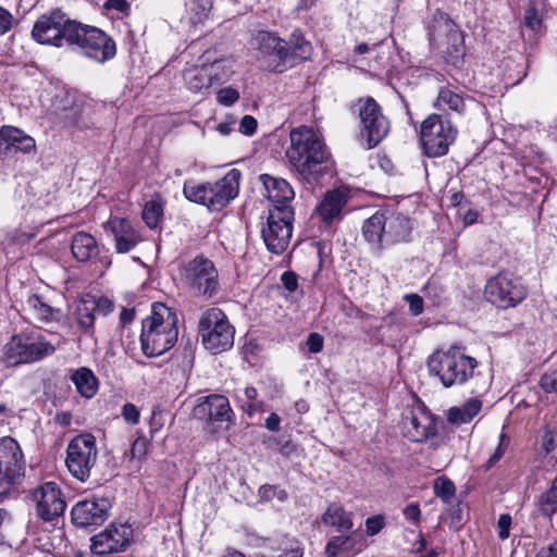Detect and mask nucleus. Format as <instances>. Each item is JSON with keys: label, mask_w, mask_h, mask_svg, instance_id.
<instances>
[{"label": "nucleus", "mask_w": 557, "mask_h": 557, "mask_svg": "<svg viewBox=\"0 0 557 557\" xmlns=\"http://www.w3.org/2000/svg\"><path fill=\"white\" fill-rule=\"evenodd\" d=\"M540 386L546 393L557 391V371L544 373L540 380Z\"/></svg>", "instance_id": "50"}, {"label": "nucleus", "mask_w": 557, "mask_h": 557, "mask_svg": "<svg viewBox=\"0 0 557 557\" xmlns=\"http://www.w3.org/2000/svg\"><path fill=\"white\" fill-rule=\"evenodd\" d=\"M11 151L35 152L36 141L23 129L12 125H3L0 127V153L8 154Z\"/></svg>", "instance_id": "26"}, {"label": "nucleus", "mask_w": 557, "mask_h": 557, "mask_svg": "<svg viewBox=\"0 0 557 557\" xmlns=\"http://www.w3.org/2000/svg\"><path fill=\"white\" fill-rule=\"evenodd\" d=\"M182 282L196 295L212 297L219 290V272L214 263L202 255L183 263L180 269Z\"/></svg>", "instance_id": "12"}, {"label": "nucleus", "mask_w": 557, "mask_h": 557, "mask_svg": "<svg viewBox=\"0 0 557 557\" xmlns=\"http://www.w3.org/2000/svg\"><path fill=\"white\" fill-rule=\"evenodd\" d=\"M482 410V401L478 398H470L461 406H455L447 410V421L451 424L460 425L469 423Z\"/></svg>", "instance_id": "31"}, {"label": "nucleus", "mask_w": 557, "mask_h": 557, "mask_svg": "<svg viewBox=\"0 0 557 557\" xmlns=\"http://www.w3.org/2000/svg\"><path fill=\"white\" fill-rule=\"evenodd\" d=\"M430 33L440 35H453L456 33V24L446 13L437 12L430 26Z\"/></svg>", "instance_id": "40"}, {"label": "nucleus", "mask_w": 557, "mask_h": 557, "mask_svg": "<svg viewBox=\"0 0 557 557\" xmlns=\"http://www.w3.org/2000/svg\"><path fill=\"white\" fill-rule=\"evenodd\" d=\"M176 312L162 302H154L143 321L140 344L146 357H159L169 351L178 338Z\"/></svg>", "instance_id": "1"}, {"label": "nucleus", "mask_w": 557, "mask_h": 557, "mask_svg": "<svg viewBox=\"0 0 557 557\" xmlns=\"http://www.w3.org/2000/svg\"><path fill=\"white\" fill-rule=\"evenodd\" d=\"M411 220L400 213L376 211L366 219L361 236L375 255L395 245L408 243L411 237Z\"/></svg>", "instance_id": "2"}, {"label": "nucleus", "mask_w": 557, "mask_h": 557, "mask_svg": "<svg viewBox=\"0 0 557 557\" xmlns=\"http://www.w3.org/2000/svg\"><path fill=\"white\" fill-rule=\"evenodd\" d=\"M430 371L445 387L462 385L473 376L478 367L475 358L467 356L463 348L451 345L447 349L434 351L428 361Z\"/></svg>", "instance_id": "6"}, {"label": "nucleus", "mask_w": 557, "mask_h": 557, "mask_svg": "<svg viewBox=\"0 0 557 557\" xmlns=\"http://www.w3.org/2000/svg\"><path fill=\"white\" fill-rule=\"evenodd\" d=\"M71 381L82 397L91 398L97 394L99 382L90 369L78 368L72 373Z\"/></svg>", "instance_id": "32"}, {"label": "nucleus", "mask_w": 557, "mask_h": 557, "mask_svg": "<svg viewBox=\"0 0 557 557\" xmlns=\"http://www.w3.org/2000/svg\"><path fill=\"white\" fill-rule=\"evenodd\" d=\"M104 9L125 12L128 9V3L126 0H107L104 3Z\"/></svg>", "instance_id": "58"}, {"label": "nucleus", "mask_w": 557, "mask_h": 557, "mask_svg": "<svg viewBox=\"0 0 557 557\" xmlns=\"http://www.w3.org/2000/svg\"><path fill=\"white\" fill-rule=\"evenodd\" d=\"M290 41L282 37H262L258 47V59L269 71L282 73L296 61L307 60L312 47L305 37H290Z\"/></svg>", "instance_id": "5"}, {"label": "nucleus", "mask_w": 557, "mask_h": 557, "mask_svg": "<svg viewBox=\"0 0 557 557\" xmlns=\"http://www.w3.org/2000/svg\"><path fill=\"white\" fill-rule=\"evenodd\" d=\"M281 281L288 292H295L298 287V278L294 272L286 271L282 274Z\"/></svg>", "instance_id": "56"}, {"label": "nucleus", "mask_w": 557, "mask_h": 557, "mask_svg": "<svg viewBox=\"0 0 557 557\" xmlns=\"http://www.w3.org/2000/svg\"><path fill=\"white\" fill-rule=\"evenodd\" d=\"M235 124H236L235 117L232 115H227L223 122L218 124L216 131L221 135L226 136V135L231 134V132L234 129Z\"/></svg>", "instance_id": "57"}, {"label": "nucleus", "mask_w": 557, "mask_h": 557, "mask_svg": "<svg viewBox=\"0 0 557 557\" xmlns=\"http://www.w3.org/2000/svg\"><path fill=\"white\" fill-rule=\"evenodd\" d=\"M38 517L52 521L63 515L66 504L63 494L54 482H46L33 492Z\"/></svg>", "instance_id": "23"}, {"label": "nucleus", "mask_w": 557, "mask_h": 557, "mask_svg": "<svg viewBox=\"0 0 557 557\" xmlns=\"http://www.w3.org/2000/svg\"><path fill=\"white\" fill-rule=\"evenodd\" d=\"M199 333L205 348L214 355L224 352L234 345L235 329L219 308H210L202 313Z\"/></svg>", "instance_id": "10"}, {"label": "nucleus", "mask_w": 557, "mask_h": 557, "mask_svg": "<svg viewBox=\"0 0 557 557\" xmlns=\"http://www.w3.org/2000/svg\"><path fill=\"white\" fill-rule=\"evenodd\" d=\"M122 416L126 422L135 425L139 422L140 412L134 404L127 403L123 406Z\"/></svg>", "instance_id": "51"}, {"label": "nucleus", "mask_w": 557, "mask_h": 557, "mask_svg": "<svg viewBox=\"0 0 557 557\" xmlns=\"http://www.w3.org/2000/svg\"><path fill=\"white\" fill-rule=\"evenodd\" d=\"M304 550L300 546H295L289 549H285L282 554H280L277 557H302ZM259 557H268L265 555H259Z\"/></svg>", "instance_id": "62"}, {"label": "nucleus", "mask_w": 557, "mask_h": 557, "mask_svg": "<svg viewBox=\"0 0 557 557\" xmlns=\"http://www.w3.org/2000/svg\"><path fill=\"white\" fill-rule=\"evenodd\" d=\"M210 0H193L188 10V21L194 30H198V25L202 24L211 10Z\"/></svg>", "instance_id": "39"}, {"label": "nucleus", "mask_w": 557, "mask_h": 557, "mask_svg": "<svg viewBox=\"0 0 557 557\" xmlns=\"http://www.w3.org/2000/svg\"><path fill=\"white\" fill-rule=\"evenodd\" d=\"M281 419L276 413H271L265 420V426L268 430L276 432L280 430Z\"/></svg>", "instance_id": "61"}, {"label": "nucleus", "mask_w": 557, "mask_h": 557, "mask_svg": "<svg viewBox=\"0 0 557 557\" xmlns=\"http://www.w3.org/2000/svg\"><path fill=\"white\" fill-rule=\"evenodd\" d=\"M235 74L234 62L230 59H218L211 63L190 66L183 72L186 88L194 94H210L213 87L231 82Z\"/></svg>", "instance_id": "9"}, {"label": "nucleus", "mask_w": 557, "mask_h": 557, "mask_svg": "<svg viewBox=\"0 0 557 557\" xmlns=\"http://www.w3.org/2000/svg\"><path fill=\"white\" fill-rule=\"evenodd\" d=\"M45 46L63 47L66 44L72 49H81L82 52L98 62H106L116 53V45L112 37H33Z\"/></svg>", "instance_id": "16"}, {"label": "nucleus", "mask_w": 557, "mask_h": 557, "mask_svg": "<svg viewBox=\"0 0 557 557\" xmlns=\"http://www.w3.org/2000/svg\"><path fill=\"white\" fill-rule=\"evenodd\" d=\"M26 460L18 442L11 436L0 438V499L18 491L25 478Z\"/></svg>", "instance_id": "8"}, {"label": "nucleus", "mask_w": 557, "mask_h": 557, "mask_svg": "<svg viewBox=\"0 0 557 557\" xmlns=\"http://www.w3.org/2000/svg\"><path fill=\"white\" fill-rule=\"evenodd\" d=\"M102 227L112 237L116 253H128L144 242L140 228L126 218L110 216Z\"/></svg>", "instance_id": "21"}, {"label": "nucleus", "mask_w": 557, "mask_h": 557, "mask_svg": "<svg viewBox=\"0 0 557 557\" xmlns=\"http://www.w3.org/2000/svg\"><path fill=\"white\" fill-rule=\"evenodd\" d=\"M294 407L298 413H306L309 410V405L304 399L295 401Z\"/></svg>", "instance_id": "64"}, {"label": "nucleus", "mask_w": 557, "mask_h": 557, "mask_svg": "<svg viewBox=\"0 0 557 557\" xmlns=\"http://www.w3.org/2000/svg\"><path fill=\"white\" fill-rule=\"evenodd\" d=\"M366 532L368 535L373 536L380 533L385 525V518L382 515L369 517L366 520Z\"/></svg>", "instance_id": "46"}, {"label": "nucleus", "mask_w": 557, "mask_h": 557, "mask_svg": "<svg viewBox=\"0 0 557 557\" xmlns=\"http://www.w3.org/2000/svg\"><path fill=\"white\" fill-rule=\"evenodd\" d=\"M258 127V122L252 115H244L239 122V133L245 136H252Z\"/></svg>", "instance_id": "48"}, {"label": "nucleus", "mask_w": 557, "mask_h": 557, "mask_svg": "<svg viewBox=\"0 0 557 557\" xmlns=\"http://www.w3.org/2000/svg\"><path fill=\"white\" fill-rule=\"evenodd\" d=\"M48 32H55V35H79L81 33L87 34L89 32L104 35V33L97 27L66 18L65 14L60 10H55L49 15L40 16L35 23L30 35H42Z\"/></svg>", "instance_id": "22"}, {"label": "nucleus", "mask_w": 557, "mask_h": 557, "mask_svg": "<svg viewBox=\"0 0 557 557\" xmlns=\"http://www.w3.org/2000/svg\"><path fill=\"white\" fill-rule=\"evenodd\" d=\"M355 542L356 540L351 535H334L325 546V555L327 557H337L348 554L355 549Z\"/></svg>", "instance_id": "37"}, {"label": "nucleus", "mask_w": 557, "mask_h": 557, "mask_svg": "<svg viewBox=\"0 0 557 557\" xmlns=\"http://www.w3.org/2000/svg\"><path fill=\"white\" fill-rule=\"evenodd\" d=\"M134 531L128 523H111L102 532L91 537L90 549L103 556L124 552L133 540Z\"/></svg>", "instance_id": "19"}, {"label": "nucleus", "mask_w": 557, "mask_h": 557, "mask_svg": "<svg viewBox=\"0 0 557 557\" xmlns=\"http://www.w3.org/2000/svg\"><path fill=\"white\" fill-rule=\"evenodd\" d=\"M478 216H479V213H478L476 211L469 210V211L465 214L463 221H465V223H466L467 225H471V224H473L474 222H476Z\"/></svg>", "instance_id": "63"}, {"label": "nucleus", "mask_w": 557, "mask_h": 557, "mask_svg": "<svg viewBox=\"0 0 557 557\" xmlns=\"http://www.w3.org/2000/svg\"><path fill=\"white\" fill-rule=\"evenodd\" d=\"M240 98L239 91L234 87H223L216 91L215 100L220 106L232 107Z\"/></svg>", "instance_id": "43"}, {"label": "nucleus", "mask_w": 557, "mask_h": 557, "mask_svg": "<svg viewBox=\"0 0 557 557\" xmlns=\"http://www.w3.org/2000/svg\"><path fill=\"white\" fill-rule=\"evenodd\" d=\"M55 351V346L39 334H18L4 345L2 361L8 367L38 361Z\"/></svg>", "instance_id": "11"}, {"label": "nucleus", "mask_w": 557, "mask_h": 557, "mask_svg": "<svg viewBox=\"0 0 557 557\" xmlns=\"http://www.w3.org/2000/svg\"><path fill=\"white\" fill-rule=\"evenodd\" d=\"M542 5L541 0H531L529 8L525 10L524 13V25L531 30V32H537L540 30L542 18L539 14V8Z\"/></svg>", "instance_id": "41"}, {"label": "nucleus", "mask_w": 557, "mask_h": 557, "mask_svg": "<svg viewBox=\"0 0 557 557\" xmlns=\"http://www.w3.org/2000/svg\"><path fill=\"white\" fill-rule=\"evenodd\" d=\"M13 15L4 8L0 7V34L8 33L13 25Z\"/></svg>", "instance_id": "55"}, {"label": "nucleus", "mask_w": 557, "mask_h": 557, "mask_svg": "<svg viewBox=\"0 0 557 557\" xmlns=\"http://www.w3.org/2000/svg\"><path fill=\"white\" fill-rule=\"evenodd\" d=\"M290 145L286 150L288 162L302 176L317 172V168L329 159L323 137L309 126H299L289 133Z\"/></svg>", "instance_id": "3"}, {"label": "nucleus", "mask_w": 557, "mask_h": 557, "mask_svg": "<svg viewBox=\"0 0 557 557\" xmlns=\"http://www.w3.org/2000/svg\"><path fill=\"white\" fill-rule=\"evenodd\" d=\"M536 506L539 511L548 518L557 511V475L552 481L549 488L539 496Z\"/></svg>", "instance_id": "36"}, {"label": "nucleus", "mask_w": 557, "mask_h": 557, "mask_svg": "<svg viewBox=\"0 0 557 557\" xmlns=\"http://www.w3.org/2000/svg\"><path fill=\"white\" fill-rule=\"evenodd\" d=\"M97 311H101L104 314L113 310V304L106 297H96Z\"/></svg>", "instance_id": "59"}, {"label": "nucleus", "mask_w": 557, "mask_h": 557, "mask_svg": "<svg viewBox=\"0 0 557 557\" xmlns=\"http://www.w3.org/2000/svg\"><path fill=\"white\" fill-rule=\"evenodd\" d=\"M403 515L407 521L413 525H419L421 521V510L417 503H410L403 509Z\"/></svg>", "instance_id": "47"}, {"label": "nucleus", "mask_w": 557, "mask_h": 557, "mask_svg": "<svg viewBox=\"0 0 557 557\" xmlns=\"http://www.w3.org/2000/svg\"><path fill=\"white\" fill-rule=\"evenodd\" d=\"M149 450V441L144 436H138L131 447V459L141 461Z\"/></svg>", "instance_id": "44"}, {"label": "nucleus", "mask_w": 557, "mask_h": 557, "mask_svg": "<svg viewBox=\"0 0 557 557\" xmlns=\"http://www.w3.org/2000/svg\"><path fill=\"white\" fill-rule=\"evenodd\" d=\"M401 433L412 442H424L436 433L433 414L422 405L408 408L403 413L400 423Z\"/></svg>", "instance_id": "20"}, {"label": "nucleus", "mask_w": 557, "mask_h": 557, "mask_svg": "<svg viewBox=\"0 0 557 557\" xmlns=\"http://www.w3.org/2000/svg\"><path fill=\"white\" fill-rule=\"evenodd\" d=\"M527 288L519 277L499 273L485 285L486 299L500 309L516 307L527 297Z\"/></svg>", "instance_id": "17"}, {"label": "nucleus", "mask_w": 557, "mask_h": 557, "mask_svg": "<svg viewBox=\"0 0 557 557\" xmlns=\"http://www.w3.org/2000/svg\"><path fill=\"white\" fill-rule=\"evenodd\" d=\"M359 116L362 124L361 134L367 138L368 148L377 146L389 132V122L373 98L359 101Z\"/></svg>", "instance_id": "18"}, {"label": "nucleus", "mask_w": 557, "mask_h": 557, "mask_svg": "<svg viewBox=\"0 0 557 557\" xmlns=\"http://www.w3.org/2000/svg\"><path fill=\"white\" fill-rule=\"evenodd\" d=\"M164 203L160 196L147 201L143 209V220L149 228H156L163 215Z\"/></svg>", "instance_id": "38"}, {"label": "nucleus", "mask_w": 557, "mask_h": 557, "mask_svg": "<svg viewBox=\"0 0 557 557\" xmlns=\"http://www.w3.org/2000/svg\"><path fill=\"white\" fill-rule=\"evenodd\" d=\"M260 181L265 189L267 198L273 205L271 209H281L284 206L293 208L292 201L295 198V193L286 180L262 174Z\"/></svg>", "instance_id": "27"}, {"label": "nucleus", "mask_w": 557, "mask_h": 557, "mask_svg": "<svg viewBox=\"0 0 557 557\" xmlns=\"http://www.w3.org/2000/svg\"><path fill=\"white\" fill-rule=\"evenodd\" d=\"M97 457L95 436L90 433H82L70 441L66 447L65 465L74 478L85 482L90 476Z\"/></svg>", "instance_id": "15"}, {"label": "nucleus", "mask_w": 557, "mask_h": 557, "mask_svg": "<svg viewBox=\"0 0 557 557\" xmlns=\"http://www.w3.org/2000/svg\"><path fill=\"white\" fill-rule=\"evenodd\" d=\"M458 131L449 120L440 114H430L421 124V143L425 154L438 158L447 154L455 143Z\"/></svg>", "instance_id": "14"}, {"label": "nucleus", "mask_w": 557, "mask_h": 557, "mask_svg": "<svg viewBox=\"0 0 557 557\" xmlns=\"http://www.w3.org/2000/svg\"><path fill=\"white\" fill-rule=\"evenodd\" d=\"M306 345L310 352L318 354L323 349L324 338L319 333H310Z\"/></svg>", "instance_id": "54"}, {"label": "nucleus", "mask_w": 557, "mask_h": 557, "mask_svg": "<svg viewBox=\"0 0 557 557\" xmlns=\"http://www.w3.org/2000/svg\"><path fill=\"white\" fill-rule=\"evenodd\" d=\"M511 516L509 513H503L499 516L497 521L498 536L502 540H506L510 535Z\"/></svg>", "instance_id": "53"}, {"label": "nucleus", "mask_w": 557, "mask_h": 557, "mask_svg": "<svg viewBox=\"0 0 557 557\" xmlns=\"http://www.w3.org/2000/svg\"><path fill=\"white\" fill-rule=\"evenodd\" d=\"M110 508L111 504L108 498L94 497L84 499L72 508V521L81 528L102 524L108 518Z\"/></svg>", "instance_id": "24"}, {"label": "nucleus", "mask_w": 557, "mask_h": 557, "mask_svg": "<svg viewBox=\"0 0 557 557\" xmlns=\"http://www.w3.org/2000/svg\"><path fill=\"white\" fill-rule=\"evenodd\" d=\"M294 221V208L284 206L281 209H269L267 220L261 227V236L270 252L281 255L287 249L293 235Z\"/></svg>", "instance_id": "13"}, {"label": "nucleus", "mask_w": 557, "mask_h": 557, "mask_svg": "<svg viewBox=\"0 0 557 557\" xmlns=\"http://www.w3.org/2000/svg\"><path fill=\"white\" fill-rule=\"evenodd\" d=\"M434 493L443 502H449L456 493V487L449 479L438 478L434 482Z\"/></svg>", "instance_id": "42"}, {"label": "nucleus", "mask_w": 557, "mask_h": 557, "mask_svg": "<svg viewBox=\"0 0 557 557\" xmlns=\"http://www.w3.org/2000/svg\"><path fill=\"white\" fill-rule=\"evenodd\" d=\"M71 250L77 261L86 262L98 255L99 247L92 235L78 232L72 238Z\"/></svg>", "instance_id": "30"}, {"label": "nucleus", "mask_w": 557, "mask_h": 557, "mask_svg": "<svg viewBox=\"0 0 557 557\" xmlns=\"http://www.w3.org/2000/svg\"><path fill=\"white\" fill-rule=\"evenodd\" d=\"M536 557H557V541L553 542L546 547H543Z\"/></svg>", "instance_id": "60"}, {"label": "nucleus", "mask_w": 557, "mask_h": 557, "mask_svg": "<svg viewBox=\"0 0 557 557\" xmlns=\"http://www.w3.org/2000/svg\"><path fill=\"white\" fill-rule=\"evenodd\" d=\"M505 441H506L505 434H500L498 446L496 447L494 454L490 457V459L487 460V462L485 465L486 469H491L492 467H494L496 465L497 461H499L503 458V456L507 449V443H505Z\"/></svg>", "instance_id": "49"}, {"label": "nucleus", "mask_w": 557, "mask_h": 557, "mask_svg": "<svg viewBox=\"0 0 557 557\" xmlns=\"http://www.w3.org/2000/svg\"><path fill=\"white\" fill-rule=\"evenodd\" d=\"M434 107L441 111H453L462 114L466 110V101L460 94L455 92L448 87H442L438 91Z\"/></svg>", "instance_id": "35"}, {"label": "nucleus", "mask_w": 557, "mask_h": 557, "mask_svg": "<svg viewBox=\"0 0 557 557\" xmlns=\"http://www.w3.org/2000/svg\"><path fill=\"white\" fill-rule=\"evenodd\" d=\"M321 521L325 527H330L338 533L349 532L354 527L352 512L347 511L338 503H332L326 507L321 516Z\"/></svg>", "instance_id": "28"}, {"label": "nucleus", "mask_w": 557, "mask_h": 557, "mask_svg": "<svg viewBox=\"0 0 557 557\" xmlns=\"http://www.w3.org/2000/svg\"><path fill=\"white\" fill-rule=\"evenodd\" d=\"M240 177V172L232 169L215 182L197 183L187 180L183 185V194L187 200L205 206L209 211H220L237 197Z\"/></svg>", "instance_id": "4"}, {"label": "nucleus", "mask_w": 557, "mask_h": 557, "mask_svg": "<svg viewBox=\"0 0 557 557\" xmlns=\"http://www.w3.org/2000/svg\"><path fill=\"white\" fill-rule=\"evenodd\" d=\"M405 300L409 306V312L417 317L423 312V300L417 294H408L405 296Z\"/></svg>", "instance_id": "52"}, {"label": "nucleus", "mask_w": 557, "mask_h": 557, "mask_svg": "<svg viewBox=\"0 0 557 557\" xmlns=\"http://www.w3.org/2000/svg\"><path fill=\"white\" fill-rule=\"evenodd\" d=\"M96 311V297L92 295L86 294L77 302L75 310L76 321L85 333L92 331Z\"/></svg>", "instance_id": "33"}, {"label": "nucleus", "mask_w": 557, "mask_h": 557, "mask_svg": "<svg viewBox=\"0 0 557 557\" xmlns=\"http://www.w3.org/2000/svg\"><path fill=\"white\" fill-rule=\"evenodd\" d=\"M195 416L210 422H227L232 419V408L227 397L212 394L199 399L195 407Z\"/></svg>", "instance_id": "25"}, {"label": "nucleus", "mask_w": 557, "mask_h": 557, "mask_svg": "<svg viewBox=\"0 0 557 557\" xmlns=\"http://www.w3.org/2000/svg\"><path fill=\"white\" fill-rule=\"evenodd\" d=\"M92 112L91 104L75 89H61L52 101L55 123L65 128H90L95 124Z\"/></svg>", "instance_id": "7"}, {"label": "nucleus", "mask_w": 557, "mask_h": 557, "mask_svg": "<svg viewBox=\"0 0 557 557\" xmlns=\"http://www.w3.org/2000/svg\"><path fill=\"white\" fill-rule=\"evenodd\" d=\"M451 46L454 51L447 53V61L457 65L465 55L463 37H454Z\"/></svg>", "instance_id": "45"}, {"label": "nucleus", "mask_w": 557, "mask_h": 557, "mask_svg": "<svg viewBox=\"0 0 557 557\" xmlns=\"http://www.w3.org/2000/svg\"><path fill=\"white\" fill-rule=\"evenodd\" d=\"M26 304L34 318L40 322L50 323L60 319V309L53 308L39 295H30Z\"/></svg>", "instance_id": "34"}, {"label": "nucleus", "mask_w": 557, "mask_h": 557, "mask_svg": "<svg viewBox=\"0 0 557 557\" xmlns=\"http://www.w3.org/2000/svg\"><path fill=\"white\" fill-rule=\"evenodd\" d=\"M346 202V190L339 188L334 189L332 191L326 193V195L318 206L317 212L324 222L331 223L341 214Z\"/></svg>", "instance_id": "29"}]
</instances>
